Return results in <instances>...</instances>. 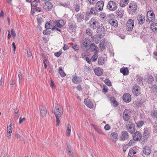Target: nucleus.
Instances as JSON below:
<instances>
[{"label":"nucleus","instance_id":"nucleus-2","mask_svg":"<svg viewBox=\"0 0 157 157\" xmlns=\"http://www.w3.org/2000/svg\"><path fill=\"white\" fill-rule=\"evenodd\" d=\"M117 4L112 1H109L108 3L107 8L111 11H114L117 8Z\"/></svg>","mask_w":157,"mask_h":157},{"label":"nucleus","instance_id":"nucleus-17","mask_svg":"<svg viewBox=\"0 0 157 157\" xmlns=\"http://www.w3.org/2000/svg\"><path fill=\"white\" fill-rule=\"evenodd\" d=\"M94 71L96 75L98 76L101 75L103 73L102 69L100 67L95 68L94 70Z\"/></svg>","mask_w":157,"mask_h":157},{"label":"nucleus","instance_id":"nucleus-14","mask_svg":"<svg viewBox=\"0 0 157 157\" xmlns=\"http://www.w3.org/2000/svg\"><path fill=\"white\" fill-rule=\"evenodd\" d=\"M76 25V23L74 21L71 20L68 21V26L71 30H73L75 28Z\"/></svg>","mask_w":157,"mask_h":157},{"label":"nucleus","instance_id":"nucleus-25","mask_svg":"<svg viewBox=\"0 0 157 157\" xmlns=\"http://www.w3.org/2000/svg\"><path fill=\"white\" fill-rule=\"evenodd\" d=\"M84 102L85 105L89 108H91L93 107V104L90 100L88 99H85Z\"/></svg>","mask_w":157,"mask_h":157},{"label":"nucleus","instance_id":"nucleus-46","mask_svg":"<svg viewBox=\"0 0 157 157\" xmlns=\"http://www.w3.org/2000/svg\"><path fill=\"white\" fill-rule=\"evenodd\" d=\"M151 90L152 92H157V86L153 85L151 87Z\"/></svg>","mask_w":157,"mask_h":157},{"label":"nucleus","instance_id":"nucleus-4","mask_svg":"<svg viewBox=\"0 0 157 157\" xmlns=\"http://www.w3.org/2000/svg\"><path fill=\"white\" fill-rule=\"evenodd\" d=\"M97 32L98 33H99V35L98 36L99 39L101 38V36L102 34L103 35L105 34V31L104 27L103 25H101L99 26L97 29Z\"/></svg>","mask_w":157,"mask_h":157},{"label":"nucleus","instance_id":"nucleus-50","mask_svg":"<svg viewBox=\"0 0 157 157\" xmlns=\"http://www.w3.org/2000/svg\"><path fill=\"white\" fill-rule=\"evenodd\" d=\"M98 57V55L97 54L94 55V56H93L91 58L92 61L93 62H95L97 59Z\"/></svg>","mask_w":157,"mask_h":157},{"label":"nucleus","instance_id":"nucleus-12","mask_svg":"<svg viewBox=\"0 0 157 157\" xmlns=\"http://www.w3.org/2000/svg\"><path fill=\"white\" fill-rule=\"evenodd\" d=\"M129 7L131 9L132 12L135 13L137 9V5L135 2H131L129 4Z\"/></svg>","mask_w":157,"mask_h":157},{"label":"nucleus","instance_id":"nucleus-52","mask_svg":"<svg viewBox=\"0 0 157 157\" xmlns=\"http://www.w3.org/2000/svg\"><path fill=\"white\" fill-rule=\"evenodd\" d=\"M59 117H59L57 116V115L56 116V125L57 126H59Z\"/></svg>","mask_w":157,"mask_h":157},{"label":"nucleus","instance_id":"nucleus-54","mask_svg":"<svg viewBox=\"0 0 157 157\" xmlns=\"http://www.w3.org/2000/svg\"><path fill=\"white\" fill-rule=\"evenodd\" d=\"M137 81L139 84H142V79L141 77H139L137 78Z\"/></svg>","mask_w":157,"mask_h":157},{"label":"nucleus","instance_id":"nucleus-29","mask_svg":"<svg viewBox=\"0 0 157 157\" xmlns=\"http://www.w3.org/2000/svg\"><path fill=\"white\" fill-rule=\"evenodd\" d=\"M116 13L117 16L121 18L123 16L124 12L123 10L120 9H118V10L116 12Z\"/></svg>","mask_w":157,"mask_h":157},{"label":"nucleus","instance_id":"nucleus-42","mask_svg":"<svg viewBox=\"0 0 157 157\" xmlns=\"http://www.w3.org/2000/svg\"><path fill=\"white\" fill-rule=\"evenodd\" d=\"M131 153L133 154V155H134L136 154V151H135V149L134 148H131L129 150V157L130 154H131Z\"/></svg>","mask_w":157,"mask_h":157},{"label":"nucleus","instance_id":"nucleus-36","mask_svg":"<svg viewBox=\"0 0 157 157\" xmlns=\"http://www.w3.org/2000/svg\"><path fill=\"white\" fill-rule=\"evenodd\" d=\"M54 113L55 114L56 117L57 115V116L59 117H60L63 115V111L62 110H60L56 111V112H54Z\"/></svg>","mask_w":157,"mask_h":157},{"label":"nucleus","instance_id":"nucleus-5","mask_svg":"<svg viewBox=\"0 0 157 157\" xmlns=\"http://www.w3.org/2000/svg\"><path fill=\"white\" fill-rule=\"evenodd\" d=\"M130 111L127 109H125L124 111L123 114V117L124 120L125 121H128L130 118V116L129 115Z\"/></svg>","mask_w":157,"mask_h":157},{"label":"nucleus","instance_id":"nucleus-55","mask_svg":"<svg viewBox=\"0 0 157 157\" xmlns=\"http://www.w3.org/2000/svg\"><path fill=\"white\" fill-rule=\"evenodd\" d=\"M70 48V47L68 46L66 44H64L63 47V49L64 51H65L67 49H68Z\"/></svg>","mask_w":157,"mask_h":157},{"label":"nucleus","instance_id":"nucleus-31","mask_svg":"<svg viewBox=\"0 0 157 157\" xmlns=\"http://www.w3.org/2000/svg\"><path fill=\"white\" fill-rule=\"evenodd\" d=\"M106 39H102L101 41L100 44V48L101 49H104L105 44H106Z\"/></svg>","mask_w":157,"mask_h":157},{"label":"nucleus","instance_id":"nucleus-9","mask_svg":"<svg viewBox=\"0 0 157 157\" xmlns=\"http://www.w3.org/2000/svg\"><path fill=\"white\" fill-rule=\"evenodd\" d=\"M55 26L59 28H61L64 25V22L63 20H59L54 21Z\"/></svg>","mask_w":157,"mask_h":157},{"label":"nucleus","instance_id":"nucleus-3","mask_svg":"<svg viewBox=\"0 0 157 157\" xmlns=\"http://www.w3.org/2000/svg\"><path fill=\"white\" fill-rule=\"evenodd\" d=\"M126 29L129 31H131L134 26V21L132 19L128 20L127 23Z\"/></svg>","mask_w":157,"mask_h":157},{"label":"nucleus","instance_id":"nucleus-33","mask_svg":"<svg viewBox=\"0 0 157 157\" xmlns=\"http://www.w3.org/2000/svg\"><path fill=\"white\" fill-rule=\"evenodd\" d=\"M71 127L70 124H68L67 126L66 134L68 136H70L71 135Z\"/></svg>","mask_w":157,"mask_h":157},{"label":"nucleus","instance_id":"nucleus-51","mask_svg":"<svg viewBox=\"0 0 157 157\" xmlns=\"http://www.w3.org/2000/svg\"><path fill=\"white\" fill-rule=\"evenodd\" d=\"M72 48L75 50H78L79 49V48L76 44H72Z\"/></svg>","mask_w":157,"mask_h":157},{"label":"nucleus","instance_id":"nucleus-19","mask_svg":"<svg viewBox=\"0 0 157 157\" xmlns=\"http://www.w3.org/2000/svg\"><path fill=\"white\" fill-rule=\"evenodd\" d=\"M118 134L115 132H112L110 136V139L113 142H116L118 140Z\"/></svg>","mask_w":157,"mask_h":157},{"label":"nucleus","instance_id":"nucleus-6","mask_svg":"<svg viewBox=\"0 0 157 157\" xmlns=\"http://www.w3.org/2000/svg\"><path fill=\"white\" fill-rule=\"evenodd\" d=\"M147 20L149 22H152L154 21L155 17L153 12L148 11L147 13Z\"/></svg>","mask_w":157,"mask_h":157},{"label":"nucleus","instance_id":"nucleus-34","mask_svg":"<svg viewBox=\"0 0 157 157\" xmlns=\"http://www.w3.org/2000/svg\"><path fill=\"white\" fill-rule=\"evenodd\" d=\"M135 141L133 139V140H131L127 144L124 146V148H128V147H130L131 146L133 145Z\"/></svg>","mask_w":157,"mask_h":157},{"label":"nucleus","instance_id":"nucleus-20","mask_svg":"<svg viewBox=\"0 0 157 157\" xmlns=\"http://www.w3.org/2000/svg\"><path fill=\"white\" fill-rule=\"evenodd\" d=\"M12 125L11 124L9 126H7V137L8 139H10L11 138V136L12 132Z\"/></svg>","mask_w":157,"mask_h":157},{"label":"nucleus","instance_id":"nucleus-15","mask_svg":"<svg viewBox=\"0 0 157 157\" xmlns=\"http://www.w3.org/2000/svg\"><path fill=\"white\" fill-rule=\"evenodd\" d=\"M123 100L127 103L130 102L131 100V95L128 93L124 94L123 96Z\"/></svg>","mask_w":157,"mask_h":157},{"label":"nucleus","instance_id":"nucleus-44","mask_svg":"<svg viewBox=\"0 0 157 157\" xmlns=\"http://www.w3.org/2000/svg\"><path fill=\"white\" fill-rule=\"evenodd\" d=\"M144 124V122L142 121H140L137 122L136 123L137 127L139 128H140L143 126Z\"/></svg>","mask_w":157,"mask_h":157},{"label":"nucleus","instance_id":"nucleus-58","mask_svg":"<svg viewBox=\"0 0 157 157\" xmlns=\"http://www.w3.org/2000/svg\"><path fill=\"white\" fill-rule=\"evenodd\" d=\"M108 91V88L105 86H103V88L102 90V92L104 93H107Z\"/></svg>","mask_w":157,"mask_h":157},{"label":"nucleus","instance_id":"nucleus-7","mask_svg":"<svg viewBox=\"0 0 157 157\" xmlns=\"http://www.w3.org/2000/svg\"><path fill=\"white\" fill-rule=\"evenodd\" d=\"M129 137L128 133L126 131H124L121 133V136L120 137V140L121 141H124L128 140Z\"/></svg>","mask_w":157,"mask_h":157},{"label":"nucleus","instance_id":"nucleus-1","mask_svg":"<svg viewBox=\"0 0 157 157\" xmlns=\"http://www.w3.org/2000/svg\"><path fill=\"white\" fill-rule=\"evenodd\" d=\"M126 128L130 133H134L136 131L135 124L132 122L127 121L126 124Z\"/></svg>","mask_w":157,"mask_h":157},{"label":"nucleus","instance_id":"nucleus-21","mask_svg":"<svg viewBox=\"0 0 157 157\" xmlns=\"http://www.w3.org/2000/svg\"><path fill=\"white\" fill-rule=\"evenodd\" d=\"M120 72L122 73L124 75H127L128 74V69L127 67H123L120 69Z\"/></svg>","mask_w":157,"mask_h":157},{"label":"nucleus","instance_id":"nucleus-53","mask_svg":"<svg viewBox=\"0 0 157 157\" xmlns=\"http://www.w3.org/2000/svg\"><path fill=\"white\" fill-rule=\"evenodd\" d=\"M27 52L28 56L29 57L31 56L32 55V54L31 52H30V50L29 48H27Z\"/></svg>","mask_w":157,"mask_h":157},{"label":"nucleus","instance_id":"nucleus-38","mask_svg":"<svg viewBox=\"0 0 157 157\" xmlns=\"http://www.w3.org/2000/svg\"><path fill=\"white\" fill-rule=\"evenodd\" d=\"M98 23L97 21H94L90 25V27L93 29H95L98 26Z\"/></svg>","mask_w":157,"mask_h":157},{"label":"nucleus","instance_id":"nucleus-49","mask_svg":"<svg viewBox=\"0 0 157 157\" xmlns=\"http://www.w3.org/2000/svg\"><path fill=\"white\" fill-rule=\"evenodd\" d=\"M86 33L88 35L90 36H92V32L89 29H87L86 30Z\"/></svg>","mask_w":157,"mask_h":157},{"label":"nucleus","instance_id":"nucleus-62","mask_svg":"<svg viewBox=\"0 0 157 157\" xmlns=\"http://www.w3.org/2000/svg\"><path fill=\"white\" fill-rule=\"evenodd\" d=\"M62 54V53L60 52H56L55 53V55L57 57H59Z\"/></svg>","mask_w":157,"mask_h":157},{"label":"nucleus","instance_id":"nucleus-48","mask_svg":"<svg viewBox=\"0 0 157 157\" xmlns=\"http://www.w3.org/2000/svg\"><path fill=\"white\" fill-rule=\"evenodd\" d=\"M92 46H93L94 47V48L93 51H94L95 52V53H98V48L97 46L94 44H92Z\"/></svg>","mask_w":157,"mask_h":157},{"label":"nucleus","instance_id":"nucleus-24","mask_svg":"<svg viewBox=\"0 0 157 157\" xmlns=\"http://www.w3.org/2000/svg\"><path fill=\"white\" fill-rule=\"evenodd\" d=\"M151 149L147 146L144 147L143 150V153L147 155H149L151 153Z\"/></svg>","mask_w":157,"mask_h":157},{"label":"nucleus","instance_id":"nucleus-32","mask_svg":"<svg viewBox=\"0 0 157 157\" xmlns=\"http://www.w3.org/2000/svg\"><path fill=\"white\" fill-rule=\"evenodd\" d=\"M129 0H121L120 2V6L122 7H124L128 3Z\"/></svg>","mask_w":157,"mask_h":157},{"label":"nucleus","instance_id":"nucleus-56","mask_svg":"<svg viewBox=\"0 0 157 157\" xmlns=\"http://www.w3.org/2000/svg\"><path fill=\"white\" fill-rule=\"evenodd\" d=\"M56 27V26H54V27H53L52 28V31L56 30V31H59V32H60L61 31V30H60V29H58V28H57Z\"/></svg>","mask_w":157,"mask_h":157},{"label":"nucleus","instance_id":"nucleus-23","mask_svg":"<svg viewBox=\"0 0 157 157\" xmlns=\"http://www.w3.org/2000/svg\"><path fill=\"white\" fill-rule=\"evenodd\" d=\"M82 81L81 78L80 77L77 76H74L72 79V82L75 83L80 82Z\"/></svg>","mask_w":157,"mask_h":157},{"label":"nucleus","instance_id":"nucleus-39","mask_svg":"<svg viewBox=\"0 0 157 157\" xmlns=\"http://www.w3.org/2000/svg\"><path fill=\"white\" fill-rule=\"evenodd\" d=\"M39 2V0H35L33 1L31 3V6L32 7H35L38 5V2Z\"/></svg>","mask_w":157,"mask_h":157},{"label":"nucleus","instance_id":"nucleus-60","mask_svg":"<svg viewBox=\"0 0 157 157\" xmlns=\"http://www.w3.org/2000/svg\"><path fill=\"white\" fill-rule=\"evenodd\" d=\"M89 2L91 4H94L97 1V0H88Z\"/></svg>","mask_w":157,"mask_h":157},{"label":"nucleus","instance_id":"nucleus-16","mask_svg":"<svg viewBox=\"0 0 157 157\" xmlns=\"http://www.w3.org/2000/svg\"><path fill=\"white\" fill-rule=\"evenodd\" d=\"M106 61V59L104 57H99L98 59V63L99 65H103Z\"/></svg>","mask_w":157,"mask_h":157},{"label":"nucleus","instance_id":"nucleus-45","mask_svg":"<svg viewBox=\"0 0 157 157\" xmlns=\"http://www.w3.org/2000/svg\"><path fill=\"white\" fill-rule=\"evenodd\" d=\"M18 75L19 77V82L20 83V82L22 80V75L21 73V72L19 71L18 72Z\"/></svg>","mask_w":157,"mask_h":157},{"label":"nucleus","instance_id":"nucleus-13","mask_svg":"<svg viewBox=\"0 0 157 157\" xmlns=\"http://www.w3.org/2000/svg\"><path fill=\"white\" fill-rule=\"evenodd\" d=\"M41 116L43 117L45 116L47 113V110L45 106L40 105L39 108Z\"/></svg>","mask_w":157,"mask_h":157},{"label":"nucleus","instance_id":"nucleus-37","mask_svg":"<svg viewBox=\"0 0 157 157\" xmlns=\"http://www.w3.org/2000/svg\"><path fill=\"white\" fill-rule=\"evenodd\" d=\"M36 19L37 20V22L38 23V27H40V28L41 29V27L40 26V25L43 21V20L40 17H37Z\"/></svg>","mask_w":157,"mask_h":157},{"label":"nucleus","instance_id":"nucleus-22","mask_svg":"<svg viewBox=\"0 0 157 157\" xmlns=\"http://www.w3.org/2000/svg\"><path fill=\"white\" fill-rule=\"evenodd\" d=\"M137 20L138 23L142 25L144 22L145 20V17L144 16L140 15L137 17Z\"/></svg>","mask_w":157,"mask_h":157},{"label":"nucleus","instance_id":"nucleus-64","mask_svg":"<svg viewBox=\"0 0 157 157\" xmlns=\"http://www.w3.org/2000/svg\"><path fill=\"white\" fill-rule=\"evenodd\" d=\"M80 10L79 6L78 5H76L75 6V10L77 12L79 11Z\"/></svg>","mask_w":157,"mask_h":157},{"label":"nucleus","instance_id":"nucleus-40","mask_svg":"<svg viewBox=\"0 0 157 157\" xmlns=\"http://www.w3.org/2000/svg\"><path fill=\"white\" fill-rule=\"evenodd\" d=\"M53 21L52 20L50 21L48 23H47L45 24V27L47 29H50V25H51L52 26L54 25H52V22Z\"/></svg>","mask_w":157,"mask_h":157},{"label":"nucleus","instance_id":"nucleus-10","mask_svg":"<svg viewBox=\"0 0 157 157\" xmlns=\"http://www.w3.org/2000/svg\"><path fill=\"white\" fill-rule=\"evenodd\" d=\"M104 6V2L103 1H101L98 2L96 5L95 7V10L96 11H101L103 9Z\"/></svg>","mask_w":157,"mask_h":157},{"label":"nucleus","instance_id":"nucleus-18","mask_svg":"<svg viewBox=\"0 0 157 157\" xmlns=\"http://www.w3.org/2000/svg\"><path fill=\"white\" fill-rule=\"evenodd\" d=\"M109 22L110 25L114 27H117L118 26V22L116 20L111 19L109 20Z\"/></svg>","mask_w":157,"mask_h":157},{"label":"nucleus","instance_id":"nucleus-8","mask_svg":"<svg viewBox=\"0 0 157 157\" xmlns=\"http://www.w3.org/2000/svg\"><path fill=\"white\" fill-rule=\"evenodd\" d=\"M52 7V3L48 1L45 2L43 5V8L47 11L50 10Z\"/></svg>","mask_w":157,"mask_h":157},{"label":"nucleus","instance_id":"nucleus-11","mask_svg":"<svg viewBox=\"0 0 157 157\" xmlns=\"http://www.w3.org/2000/svg\"><path fill=\"white\" fill-rule=\"evenodd\" d=\"M142 137V134L139 131L135 132L133 135V139L134 140L138 141L140 140Z\"/></svg>","mask_w":157,"mask_h":157},{"label":"nucleus","instance_id":"nucleus-63","mask_svg":"<svg viewBox=\"0 0 157 157\" xmlns=\"http://www.w3.org/2000/svg\"><path fill=\"white\" fill-rule=\"evenodd\" d=\"M110 128V127L108 124H106L104 127V128L106 130H109Z\"/></svg>","mask_w":157,"mask_h":157},{"label":"nucleus","instance_id":"nucleus-26","mask_svg":"<svg viewBox=\"0 0 157 157\" xmlns=\"http://www.w3.org/2000/svg\"><path fill=\"white\" fill-rule=\"evenodd\" d=\"M76 16L78 22H81L82 20L84 18L83 14L81 13L77 14Z\"/></svg>","mask_w":157,"mask_h":157},{"label":"nucleus","instance_id":"nucleus-30","mask_svg":"<svg viewBox=\"0 0 157 157\" xmlns=\"http://www.w3.org/2000/svg\"><path fill=\"white\" fill-rule=\"evenodd\" d=\"M150 136V133L147 129L145 128L144 132L143 137L146 139H147Z\"/></svg>","mask_w":157,"mask_h":157},{"label":"nucleus","instance_id":"nucleus-27","mask_svg":"<svg viewBox=\"0 0 157 157\" xmlns=\"http://www.w3.org/2000/svg\"><path fill=\"white\" fill-rule=\"evenodd\" d=\"M151 30L155 32H157V24L153 22L150 25Z\"/></svg>","mask_w":157,"mask_h":157},{"label":"nucleus","instance_id":"nucleus-57","mask_svg":"<svg viewBox=\"0 0 157 157\" xmlns=\"http://www.w3.org/2000/svg\"><path fill=\"white\" fill-rule=\"evenodd\" d=\"M11 34L13 37H15L16 33L15 31L13 30V29L11 30Z\"/></svg>","mask_w":157,"mask_h":157},{"label":"nucleus","instance_id":"nucleus-47","mask_svg":"<svg viewBox=\"0 0 157 157\" xmlns=\"http://www.w3.org/2000/svg\"><path fill=\"white\" fill-rule=\"evenodd\" d=\"M104 82L105 83L109 86H111L112 85L110 81L108 79H106Z\"/></svg>","mask_w":157,"mask_h":157},{"label":"nucleus","instance_id":"nucleus-35","mask_svg":"<svg viewBox=\"0 0 157 157\" xmlns=\"http://www.w3.org/2000/svg\"><path fill=\"white\" fill-rule=\"evenodd\" d=\"M82 47L87 48L88 45V39L87 38L85 39L83 41L82 44Z\"/></svg>","mask_w":157,"mask_h":157},{"label":"nucleus","instance_id":"nucleus-61","mask_svg":"<svg viewBox=\"0 0 157 157\" xmlns=\"http://www.w3.org/2000/svg\"><path fill=\"white\" fill-rule=\"evenodd\" d=\"M68 154L69 156H73V152L71 149H68Z\"/></svg>","mask_w":157,"mask_h":157},{"label":"nucleus","instance_id":"nucleus-59","mask_svg":"<svg viewBox=\"0 0 157 157\" xmlns=\"http://www.w3.org/2000/svg\"><path fill=\"white\" fill-rule=\"evenodd\" d=\"M25 118H22L21 117H20L19 118V124H20L21 123H22L23 121H25Z\"/></svg>","mask_w":157,"mask_h":157},{"label":"nucleus","instance_id":"nucleus-43","mask_svg":"<svg viewBox=\"0 0 157 157\" xmlns=\"http://www.w3.org/2000/svg\"><path fill=\"white\" fill-rule=\"evenodd\" d=\"M147 81L149 83H151L154 81V78L151 75L148 76L147 77Z\"/></svg>","mask_w":157,"mask_h":157},{"label":"nucleus","instance_id":"nucleus-41","mask_svg":"<svg viewBox=\"0 0 157 157\" xmlns=\"http://www.w3.org/2000/svg\"><path fill=\"white\" fill-rule=\"evenodd\" d=\"M59 71L61 76L64 77L65 76L66 74L63 71L61 67H59Z\"/></svg>","mask_w":157,"mask_h":157},{"label":"nucleus","instance_id":"nucleus-28","mask_svg":"<svg viewBox=\"0 0 157 157\" xmlns=\"http://www.w3.org/2000/svg\"><path fill=\"white\" fill-rule=\"evenodd\" d=\"M139 86L136 85L133 87L132 89V92L135 95L137 96V94H139Z\"/></svg>","mask_w":157,"mask_h":157}]
</instances>
